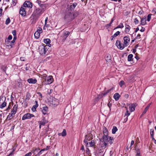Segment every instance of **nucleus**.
Masks as SVG:
<instances>
[{
  "mask_svg": "<svg viewBox=\"0 0 156 156\" xmlns=\"http://www.w3.org/2000/svg\"><path fill=\"white\" fill-rule=\"evenodd\" d=\"M76 16L74 12H72L70 9H66L64 19L66 22L69 23L72 21Z\"/></svg>",
  "mask_w": 156,
  "mask_h": 156,
  "instance_id": "1",
  "label": "nucleus"
},
{
  "mask_svg": "<svg viewBox=\"0 0 156 156\" xmlns=\"http://www.w3.org/2000/svg\"><path fill=\"white\" fill-rule=\"evenodd\" d=\"M47 46L42 45L39 47L38 50L40 54L43 55L46 54L47 50Z\"/></svg>",
  "mask_w": 156,
  "mask_h": 156,
  "instance_id": "2",
  "label": "nucleus"
},
{
  "mask_svg": "<svg viewBox=\"0 0 156 156\" xmlns=\"http://www.w3.org/2000/svg\"><path fill=\"white\" fill-rule=\"evenodd\" d=\"M53 81V78L52 76H49L45 80L42 82V85L50 84Z\"/></svg>",
  "mask_w": 156,
  "mask_h": 156,
  "instance_id": "3",
  "label": "nucleus"
},
{
  "mask_svg": "<svg viewBox=\"0 0 156 156\" xmlns=\"http://www.w3.org/2000/svg\"><path fill=\"white\" fill-rule=\"evenodd\" d=\"M44 12V9L37 8L34 11L33 14L34 16L38 17L41 16Z\"/></svg>",
  "mask_w": 156,
  "mask_h": 156,
  "instance_id": "4",
  "label": "nucleus"
},
{
  "mask_svg": "<svg viewBox=\"0 0 156 156\" xmlns=\"http://www.w3.org/2000/svg\"><path fill=\"white\" fill-rule=\"evenodd\" d=\"M51 102V103L52 104V105L55 107L58 105L59 101L58 99L53 97L52 98Z\"/></svg>",
  "mask_w": 156,
  "mask_h": 156,
  "instance_id": "5",
  "label": "nucleus"
},
{
  "mask_svg": "<svg viewBox=\"0 0 156 156\" xmlns=\"http://www.w3.org/2000/svg\"><path fill=\"white\" fill-rule=\"evenodd\" d=\"M34 116L32 114L27 113L25 114L22 117V119L24 120L27 119H29Z\"/></svg>",
  "mask_w": 156,
  "mask_h": 156,
  "instance_id": "6",
  "label": "nucleus"
},
{
  "mask_svg": "<svg viewBox=\"0 0 156 156\" xmlns=\"http://www.w3.org/2000/svg\"><path fill=\"white\" fill-rule=\"evenodd\" d=\"M23 5V7H27L31 8L33 6L32 3L28 1L25 2Z\"/></svg>",
  "mask_w": 156,
  "mask_h": 156,
  "instance_id": "7",
  "label": "nucleus"
},
{
  "mask_svg": "<svg viewBox=\"0 0 156 156\" xmlns=\"http://www.w3.org/2000/svg\"><path fill=\"white\" fill-rule=\"evenodd\" d=\"M19 13L20 14L23 16H25L26 15V12L25 11V9L24 8V7L22 6L20 8Z\"/></svg>",
  "mask_w": 156,
  "mask_h": 156,
  "instance_id": "8",
  "label": "nucleus"
},
{
  "mask_svg": "<svg viewBox=\"0 0 156 156\" xmlns=\"http://www.w3.org/2000/svg\"><path fill=\"white\" fill-rule=\"evenodd\" d=\"M18 107V105L17 104L15 105L12 110L11 113L12 114L15 115L16 112L17 110Z\"/></svg>",
  "mask_w": 156,
  "mask_h": 156,
  "instance_id": "9",
  "label": "nucleus"
},
{
  "mask_svg": "<svg viewBox=\"0 0 156 156\" xmlns=\"http://www.w3.org/2000/svg\"><path fill=\"white\" fill-rule=\"evenodd\" d=\"M124 44L125 46H127L128 43L130 41V38L129 37L125 36L124 37Z\"/></svg>",
  "mask_w": 156,
  "mask_h": 156,
  "instance_id": "10",
  "label": "nucleus"
},
{
  "mask_svg": "<svg viewBox=\"0 0 156 156\" xmlns=\"http://www.w3.org/2000/svg\"><path fill=\"white\" fill-rule=\"evenodd\" d=\"M107 94H108V93L107 91H106L104 93H102L101 94L98 95V97L95 98L96 100L97 101H98L99 99L101 98L103 96L106 95Z\"/></svg>",
  "mask_w": 156,
  "mask_h": 156,
  "instance_id": "11",
  "label": "nucleus"
},
{
  "mask_svg": "<svg viewBox=\"0 0 156 156\" xmlns=\"http://www.w3.org/2000/svg\"><path fill=\"white\" fill-rule=\"evenodd\" d=\"M136 105V104L135 103L132 104L131 105L129 106V109L131 112H133L135 110V108Z\"/></svg>",
  "mask_w": 156,
  "mask_h": 156,
  "instance_id": "12",
  "label": "nucleus"
},
{
  "mask_svg": "<svg viewBox=\"0 0 156 156\" xmlns=\"http://www.w3.org/2000/svg\"><path fill=\"white\" fill-rule=\"evenodd\" d=\"M90 137V136L89 135L88 136L87 135H86L85 136V139L84 140V142L85 143H86L87 145L88 144V142H87V141H90L91 140V138Z\"/></svg>",
  "mask_w": 156,
  "mask_h": 156,
  "instance_id": "13",
  "label": "nucleus"
},
{
  "mask_svg": "<svg viewBox=\"0 0 156 156\" xmlns=\"http://www.w3.org/2000/svg\"><path fill=\"white\" fill-rule=\"evenodd\" d=\"M70 33V32L69 31H66V32L64 34H63V36H62V38H63V40L65 41V40L67 37L69 36V35Z\"/></svg>",
  "mask_w": 156,
  "mask_h": 156,
  "instance_id": "14",
  "label": "nucleus"
},
{
  "mask_svg": "<svg viewBox=\"0 0 156 156\" xmlns=\"http://www.w3.org/2000/svg\"><path fill=\"white\" fill-rule=\"evenodd\" d=\"M110 137L108 136V135H105L103 136V141L104 142L107 143L108 142L109 140L110 139Z\"/></svg>",
  "mask_w": 156,
  "mask_h": 156,
  "instance_id": "15",
  "label": "nucleus"
},
{
  "mask_svg": "<svg viewBox=\"0 0 156 156\" xmlns=\"http://www.w3.org/2000/svg\"><path fill=\"white\" fill-rule=\"evenodd\" d=\"M27 82L30 83L34 84L37 82V80L36 79L32 78L28 79L27 80Z\"/></svg>",
  "mask_w": 156,
  "mask_h": 156,
  "instance_id": "16",
  "label": "nucleus"
},
{
  "mask_svg": "<svg viewBox=\"0 0 156 156\" xmlns=\"http://www.w3.org/2000/svg\"><path fill=\"white\" fill-rule=\"evenodd\" d=\"M46 121L45 120V118L44 117H43L42 119V121H40L38 122L39 124H41L40 126H44L46 123Z\"/></svg>",
  "mask_w": 156,
  "mask_h": 156,
  "instance_id": "17",
  "label": "nucleus"
},
{
  "mask_svg": "<svg viewBox=\"0 0 156 156\" xmlns=\"http://www.w3.org/2000/svg\"><path fill=\"white\" fill-rule=\"evenodd\" d=\"M146 17H144V18H143L141 19V23L140 24L142 25H144L146 23Z\"/></svg>",
  "mask_w": 156,
  "mask_h": 156,
  "instance_id": "18",
  "label": "nucleus"
},
{
  "mask_svg": "<svg viewBox=\"0 0 156 156\" xmlns=\"http://www.w3.org/2000/svg\"><path fill=\"white\" fill-rule=\"evenodd\" d=\"M120 97V95L119 93H115L113 96V98L114 99H115V100L116 101H118Z\"/></svg>",
  "mask_w": 156,
  "mask_h": 156,
  "instance_id": "19",
  "label": "nucleus"
},
{
  "mask_svg": "<svg viewBox=\"0 0 156 156\" xmlns=\"http://www.w3.org/2000/svg\"><path fill=\"white\" fill-rule=\"evenodd\" d=\"M6 45L8 48H11L12 47V44L11 43L10 41H5Z\"/></svg>",
  "mask_w": 156,
  "mask_h": 156,
  "instance_id": "20",
  "label": "nucleus"
},
{
  "mask_svg": "<svg viewBox=\"0 0 156 156\" xmlns=\"http://www.w3.org/2000/svg\"><path fill=\"white\" fill-rule=\"evenodd\" d=\"M35 102L36 103L35 105H34L32 108V110L33 112H34L36 111V109L37 108L38 106V102L37 101H35Z\"/></svg>",
  "mask_w": 156,
  "mask_h": 156,
  "instance_id": "21",
  "label": "nucleus"
},
{
  "mask_svg": "<svg viewBox=\"0 0 156 156\" xmlns=\"http://www.w3.org/2000/svg\"><path fill=\"white\" fill-rule=\"evenodd\" d=\"M48 107L47 106H44L43 107V109L42 110V112L43 114L45 115L48 110Z\"/></svg>",
  "mask_w": 156,
  "mask_h": 156,
  "instance_id": "22",
  "label": "nucleus"
},
{
  "mask_svg": "<svg viewBox=\"0 0 156 156\" xmlns=\"http://www.w3.org/2000/svg\"><path fill=\"white\" fill-rule=\"evenodd\" d=\"M105 153L103 150L100 149L98 153L97 154V156H104Z\"/></svg>",
  "mask_w": 156,
  "mask_h": 156,
  "instance_id": "23",
  "label": "nucleus"
},
{
  "mask_svg": "<svg viewBox=\"0 0 156 156\" xmlns=\"http://www.w3.org/2000/svg\"><path fill=\"white\" fill-rule=\"evenodd\" d=\"M103 130V133L104 135L105 136L106 135H108V131L107 128L105 127H104Z\"/></svg>",
  "mask_w": 156,
  "mask_h": 156,
  "instance_id": "24",
  "label": "nucleus"
},
{
  "mask_svg": "<svg viewBox=\"0 0 156 156\" xmlns=\"http://www.w3.org/2000/svg\"><path fill=\"white\" fill-rule=\"evenodd\" d=\"M44 42L46 44H49L50 45H51L50 44L51 40L49 39L46 38L44 39Z\"/></svg>",
  "mask_w": 156,
  "mask_h": 156,
  "instance_id": "25",
  "label": "nucleus"
},
{
  "mask_svg": "<svg viewBox=\"0 0 156 156\" xmlns=\"http://www.w3.org/2000/svg\"><path fill=\"white\" fill-rule=\"evenodd\" d=\"M7 68H8V67L7 66H1V69L2 71H4L5 72V73L7 75V74L6 73V69H7Z\"/></svg>",
  "mask_w": 156,
  "mask_h": 156,
  "instance_id": "26",
  "label": "nucleus"
},
{
  "mask_svg": "<svg viewBox=\"0 0 156 156\" xmlns=\"http://www.w3.org/2000/svg\"><path fill=\"white\" fill-rule=\"evenodd\" d=\"M125 32H126V33H127L128 32L130 29V27L128 25H125Z\"/></svg>",
  "mask_w": 156,
  "mask_h": 156,
  "instance_id": "27",
  "label": "nucleus"
},
{
  "mask_svg": "<svg viewBox=\"0 0 156 156\" xmlns=\"http://www.w3.org/2000/svg\"><path fill=\"white\" fill-rule=\"evenodd\" d=\"M58 135L59 136L62 135L63 136H65L66 135V130L65 129H64L62 132L61 133H59Z\"/></svg>",
  "mask_w": 156,
  "mask_h": 156,
  "instance_id": "28",
  "label": "nucleus"
},
{
  "mask_svg": "<svg viewBox=\"0 0 156 156\" xmlns=\"http://www.w3.org/2000/svg\"><path fill=\"white\" fill-rule=\"evenodd\" d=\"M133 55L132 54H130L128 55V61L129 62H130L132 61Z\"/></svg>",
  "mask_w": 156,
  "mask_h": 156,
  "instance_id": "29",
  "label": "nucleus"
},
{
  "mask_svg": "<svg viewBox=\"0 0 156 156\" xmlns=\"http://www.w3.org/2000/svg\"><path fill=\"white\" fill-rule=\"evenodd\" d=\"M108 143L107 144V143L104 142V143L101 144V147L102 149H105L107 145V144H108Z\"/></svg>",
  "mask_w": 156,
  "mask_h": 156,
  "instance_id": "30",
  "label": "nucleus"
},
{
  "mask_svg": "<svg viewBox=\"0 0 156 156\" xmlns=\"http://www.w3.org/2000/svg\"><path fill=\"white\" fill-rule=\"evenodd\" d=\"M15 148H13L12 151L8 155H7V156H14L15 154L14 152L15 151Z\"/></svg>",
  "mask_w": 156,
  "mask_h": 156,
  "instance_id": "31",
  "label": "nucleus"
},
{
  "mask_svg": "<svg viewBox=\"0 0 156 156\" xmlns=\"http://www.w3.org/2000/svg\"><path fill=\"white\" fill-rule=\"evenodd\" d=\"M126 46H125V44H121L120 43V44L119 45V48L120 49V50H122Z\"/></svg>",
  "mask_w": 156,
  "mask_h": 156,
  "instance_id": "32",
  "label": "nucleus"
},
{
  "mask_svg": "<svg viewBox=\"0 0 156 156\" xmlns=\"http://www.w3.org/2000/svg\"><path fill=\"white\" fill-rule=\"evenodd\" d=\"M118 129L116 127L114 126L113 127L112 130V133L113 134L115 133V132L117 131Z\"/></svg>",
  "mask_w": 156,
  "mask_h": 156,
  "instance_id": "33",
  "label": "nucleus"
},
{
  "mask_svg": "<svg viewBox=\"0 0 156 156\" xmlns=\"http://www.w3.org/2000/svg\"><path fill=\"white\" fill-rule=\"evenodd\" d=\"M6 102L5 101H4L0 105V108H3L5 107L6 106Z\"/></svg>",
  "mask_w": 156,
  "mask_h": 156,
  "instance_id": "34",
  "label": "nucleus"
},
{
  "mask_svg": "<svg viewBox=\"0 0 156 156\" xmlns=\"http://www.w3.org/2000/svg\"><path fill=\"white\" fill-rule=\"evenodd\" d=\"M113 141L114 139L113 138L110 137V139L109 140L108 142H109V143L111 145L113 143Z\"/></svg>",
  "mask_w": 156,
  "mask_h": 156,
  "instance_id": "35",
  "label": "nucleus"
},
{
  "mask_svg": "<svg viewBox=\"0 0 156 156\" xmlns=\"http://www.w3.org/2000/svg\"><path fill=\"white\" fill-rule=\"evenodd\" d=\"M13 114H11V113L9 114V115L8 116L7 118V119L8 120H10L11 119H12L13 117Z\"/></svg>",
  "mask_w": 156,
  "mask_h": 156,
  "instance_id": "36",
  "label": "nucleus"
},
{
  "mask_svg": "<svg viewBox=\"0 0 156 156\" xmlns=\"http://www.w3.org/2000/svg\"><path fill=\"white\" fill-rule=\"evenodd\" d=\"M40 33L38 32H37L35 33L34 34V35L35 36V37L37 38H38L40 35Z\"/></svg>",
  "mask_w": 156,
  "mask_h": 156,
  "instance_id": "37",
  "label": "nucleus"
},
{
  "mask_svg": "<svg viewBox=\"0 0 156 156\" xmlns=\"http://www.w3.org/2000/svg\"><path fill=\"white\" fill-rule=\"evenodd\" d=\"M111 57L110 55H108L107 56L106 58V61L108 62V61L111 60Z\"/></svg>",
  "mask_w": 156,
  "mask_h": 156,
  "instance_id": "38",
  "label": "nucleus"
},
{
  "mask_svg": "<svg viewBox=\"0 0 156 156\" xmlns=\"http://www.w3.org/2000/svg\"><path fill=\"white\" fill-rule=\"evenodd\" d=\"M124 26L123 25V24L122 23H120V24L118 25L117 27H116L115 28L114 30L115 29L118 28H122Z\"/></svg>",
  "mask_w": 156,
  "mask_h": 156,
  "instance_id": "39",
  "label": "nucleus"
},
{
  "mask_svg": "<svg viewBox=\"0 0 156 156\" xmlns=\"http://www.w3.org/2000/svg\"><path fill=\"white\" fill-rule=\"evenodd\" d=\"M120 32L119 31H117L113 35V37H115L118 36L120 34Z\"/></svg>",
  "mask_w": 156,
  "mask_h": 156,
  "instance_id": "40",
  "label": "nucleus"
},
{
  "mask_svg": "<svg viewBox=\"0 0 156 156\" xmlns=\"http://www.w3.org/2000/svg\"><path fill=\"white\" fill-rule=\"evenodd\" d=\"M40 7L41 8V9H44V11L45 10V5L43 4H41L39 5Z\"/></svg>",
  "mask_w": 156,
  "mask_h": 156,
  "instance_id": "41",
  "label": "nucleus"
},
{
  "mask_svg": "<svg viewBox=\"0 0 156 156\" xmlns=\"http://www.w3.org/2000/svg\"><path fill=\"white\" fill-rule=\"evenodd\" d=\"M95 143L94 140H92L89 142L90 146L92 147L94 145Z\"/></svg>",
  "mask_w": 156,
  "mask_h": 156,
  "instance_id": "42",
  "label": "nucleus"
},
{
  "mask_svg": "<svg viewBox=\"0 0 156 156\" xmlns=\"http://www.w3.org/2000/svg\"><path fill=\"white\" fill-rule=\"evenodd\" d=\"M125 84L123 80H121L120 81V82L119 83V84L120 87H122V86L124 85Z\"/></svg>",
  "mask_w": 156,
  "mask_h": 156,
  "instance_id": "43",
  "label": "nucleus"
},
{
  "mask_svg": "<svg viewBox=\"0 0 156 156\" xmlns=\"http://www.w3.org/2000/svg\"><path fill=\"white\" fill-rule=\"evenodd\" d=\"M10 20L9 18H8L5 21V23L6 25H8L10 22Z\"/></svg>",
  "mask_w": 156,
  "mask_h": 156,
  "instance_id": "44",
  "label": "nucleus"
},
{
  "mask_svg": "<svg viewBox=\"0 0 156 156\" xmlns=\"http://www.w3.org/2000/svg\"><path fill=\"white\" fill-rule=\"evenodd\" d=\"M151 136L154 135V130L153 129H151L150 130Z\"/></svg>",
  "mask_w": 156,
  "mask_h": 156,
  "instance_id": "45",
  "label": "nucleus"
},
{
  "mask_svg": "<svg viewBox=\"0 0 156 156\" xmlns=\"http://www.w3.org/2000/svg\"><path fill=\"white\" fill-rule=\"evenodd\" d=\"M152 14H149L147 16V21H149L150 20H151V16Z\"/></svg>",
  "mask_w": 156,
  "mask_h": 156,
  "instance_id": "46",
  "label": "nucleus"
},
{
  "mask_svg": "<svg viewBox=\"0 0 156 156\" xmlns=\"http://www.w3.org/2000/svg\"><path fill=\"white\" fill-rule=\"evenodd\" d=\"M149 108H147V107H146L145 108L142 114V115H144V114H145L146 113V112L147 111V110Z\"/></svg>",
  "mask_w": 156,
  "mask_h": 156,
  "instance_id": "47",
  "label": "nucleus"
},
{
  "mask_svg": "<svg viewBox=\"0 0 156 156\" xmlns=\"http://www.w3.org/2000/svg\"><path fill=\"white\" fill-rule=\"evenodd\" d=\"M74 9V8H73V7H72V6L71 5H70L69 8H68L66 9H68L71 10L72 12H73V10Z\"/></svg>",
  "mask_w": 156,
  "mask_h": 156,
  "instance_id": "48",
  "label": "nucleus"
},
{
  "mask_svg": "<svg viewBox=\"0 0 156 156\" xmlns=\"http://www.w3.org/2000/svg\"><path fill=\"white\" fill-rule=\"evenodd\" d=\"M47 75L46 74H44L43 75H42L41 78H43L44 80H45L47 79Z\"/></svg>",
  "mask_w": 156,
  "mask_h": 156,
  "instance_id": "49",
  "label": "nucleus"
},
{
  "mask_svg": "<svg viewBox=\"0 0 156 156\" xmlns=\"http://www.w3.org/2000/svg\"><path fill=\"white\" fill-rule=\"evenodd\" d=\"M126 109L127 111H126V113H125V115H126L127 116V117H128L130 115V113L129 112V111L127 110V108H126Z\"/></svg>",
  "mask_w": 156,
  "mask_h": 156,
  "instance_id": "50",
  "label": "nucleus"
},
{
  "mask_svg": "<svg viewBox=\"0 0 156 156\" xmlns=\"http://www.w3.org/2000/svg\"><path fill=\"white\" fill-rule=\"evenodd\" d=\"M120 42L118 40L116 42L115 44L116 46L119 48V45L120 44Z\"/></svg>",
  "mask_w": 156,
  "mask_h": 156,
  "instance_id": "51",
  "label": "nucleus"
},
{
  "mask_svg": "<svg viewBox=\"0 0 156 156\" xmlns=\"http://www.w3.org/2000/svg\"><path fill=\"white\" fill-rule=\"evenodd\" d=\"M42 28L40 27H39L37 30V32L40 34L42 32Z\"/></svg>",
  "mask_w": 156,
  "mask_h": 156,
  "instance_id": "52",
  "label": "nucleus"
},
{
  "mask_svg": "<svg viewBox=\"0 0 156 156\" xmlns=\"http://www.w3.org/2000/svg\"><path fill=\"white\" fill-rule=\"evenodd\" d=\"M17 2V0H12V3L13 5L15 6Z\"/></svg>",
  "mask_w": 156,
  "mask_h": 156,
  "instance_id": "53",
  "label": "nucleus"
},
{
  "mask_svg": "<svg viewBox=\"0 0 156 156\" xmlns=\"http://www.w3.org/2000/svg\"><path fill=\"white\" fill-rule=\"evenodd\" d=\"M139 22V20L137 18L134 19V23H135L136 24H138Z\"/></svg>",
  "mask_w": 156,
  "mask_h": 156,
  "instance_id": "54",
  "label": "nucleus"
},
{
  "mask_svg": "<svg viewBox=\"0 0 156 156\" xmlns=\"http://www.w3.org/2000/svg\"><path fill=\"white\" fill-rule=\"evenodd\" d=\"M12 33L14 36H16V32L15 30H13L12 32Z\"/></svg>",
  "mask_w": 156,
  "mask_h": 156,
  "instance_id": "55",
  "label": "nucleus"
},
{
  "mask_svg": "<svg viewBox=\"0 0 156 156\" xmlns=\"http://www.w3.org/2000/svg\"><path fill=\"white\" fill-rule=\"evenodd\" d=\"M108 106L109 107V109H110V110L111 111V107L112 106V104L111 103H110V102H109L108 103Z\"/></svg>",
  "mask_w": 156,
  "mask_h": 156,
  "instance_id": "56",
  "label": "nucleus"
},
{
  "mask_svg": "<svg viewBox=\"0 0 156 156\" xmlns=\"http://www.w3.org/2000/svg\"><path fill=\"white\" fill-rule=\"evenodd\" d=\"M77 4L75 2L72 5H71L72 6V7H73V8H75L76 6L77 5Z\"/></svg>",
  "mask_w": 156,
  "mask_h": 156,
  "instance_id": "57",
  "label": "nucleus"
},
{
  "mask_svg": "<svg viewBox=\"0 0 156 156\" xmlns=\"http://www.w3.org/2000/svg\"><path fill=\"white\" fill-rule=\"evenodd\" d=\"M50 147V146H47L45 148H44V149H43V151H45V150H48Z\"/></svg>",
  "mask_w": 156,
  "mask_h": 156,
  "instance_id": "58",
  "label": "nucleus"
},
{
  "mask_svg": "<svg viewBox=\"0 0 156 156\" xmlns=\"http://www.w3.org/2000/svg\"><path fill=\"white\" fill-rule=\"evenodd\" d=\"M134 144V141L133 140H132L131 142V145H130V147H129V148H130V150H131V147Z\"/></svg>",
  "mask_w": 156,
  "mask_h": 156,
  "instance_id": "59",
  "label": "nucleus"
},
{
  "mask_svg": "<svg viewBox=\"0 0 156 156\" xmlns=\"http://www.w3.org/2000/svg\"><path fill=\"white\" fill-rule=\"evenodd\" d=\"M86 153H87V154H90V151L89 149L88 148H87L86 149Z\"/></svg>",
  "mask_w": 156,
  "mask_h": 156,
  "instance_id": "60",
  "label": "nucleus"
},
{
  "mask_svg": "<svg viewBox=\"0 0 156 156\" xmlns=\"http://www.w3.org/2000/svg\"><path fill=\"white\" fill-rule=\"evenodd\" d=\"M31 153L29 152V153L26 154L24 156H31Z\"/></svg>",
  "mask_w": 156,
  "mask_h": 156,
  "instance_id": "61",
  "label": "nucleus"
},
{
  "mask_svg": "<svg viewBox=\"0 0 156 156\" xmlns=\"http://www.w3.org/2000/svg\"><path fill=\"white\" fill-rule=\"evenodd\" d=\"M114 88V87H112V88H111V89H110L106 91L108 93L109 92H110Z\"/></svg>",
  "mask_w": 156,
  "mask_h": 156,
  "instance_id": "62",
  "label": "nucleus"
},
{
  "mask_svg": "<svg viewBox=\"0 0 156 156\" xmlns=\"http://www.w3.org/2000/svg\"><path fill=\"white\" fill-rule=\"evenodd\" d=\"M12 38V36L11 35H9L8 37V39L9 40H11Z\"/></svg>",
  "mask_w": 156,
  "mask_h": 156,
  "instance_id": "63",
  "label": "nucleus"
},
{
  "mask_svg": "<svg viewBox=\"0 0 156 156\" xmlns=\"http://www.w3.org/2000/svg\"><path fill=\"white\" fill-rule=\"evenodd\" d=\"M152 12L154 13V14H156V9H153V10L152 11Z\"/></svg>",
  "mask_w": 156,
  "mask_h": 156,
  "instance_id": "64",
  "label": "nucleus"
}]
</instances>
